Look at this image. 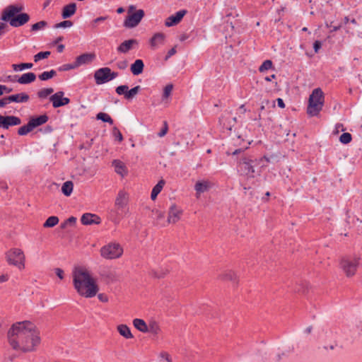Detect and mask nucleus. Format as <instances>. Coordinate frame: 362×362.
Returning <instances> with one entry per match:
<instances>
[{
  "label": "nucleus",
  "mask_w": 362,
  "mask_h": 362,
  "mask_svg": "<svg viewBox=\"0 0 362 362\" xmlns=\"http://www.w3.org/2000/svg\"><path fill=\"white\" fill-rule=\"evenodd\" d=\"M7 338L9 345L13 350L23 353L36 351L41 342L40 331L30 321L13 324L8 331Z\"/></svg>",
  "instance_id": "obj_1"
},
{
  "label": "nucleus",
  "mask_w": 362,
  "mask_h": 362,
  "mask_svg": "<svg viewBox=\"0 0 362 362\" xmlns=\"http://www.w3.org/2000/svg\"><path fill=\"white\" fill-rule=\"evenodd\" d=\"M73 286L82 297L90 298L96 296L99 286L90 272L82 266H76L72 270Z\"/></svg>",
  "instance_id": "obj_2"
},
{
  "label": "nucleus",
  "mask_w": 362,
  "mask_h": 362,
  "mask_svg": "<svg viewBox=\"0 0 362 362\" xmlns=\"http://www.w3.org/2000/svg\"><path fill=\"white\" fill-rule=\"evenodd\" d=\"M240 153H243L240 160L239 161L238 167L240 170L246 176L250 177H255V166L257 164H260L261 163L265 161L267 163L269 162V158L264 156L259 160L252 159L250 156H248L244 153V150L242 148L235 149L231 154L233 156L239 155Z\"/></svg>",
  "instance_id": "obj_3"
},
{
  "label": "nucleus",
  "mask_w": 362,
  "mask_h": 362,
  "mask_svg": "<svg viewBox=\"0 0 362 362\" xmlns=\"http://www.w3.org/2000/svg\"><path fill=\"white\" fill-rule=\"evenodd\" d=\"M324 105V94L321 88L313 90L309 96L307 113L310 117L318 115Z\"/></svg>",
  "instance_id": "obj_4"
},
{
  "label": "nucleus",
  "mask_w": 362,
  "mask_h": 362,
  "mask_svg": "<svg viewBox=\"0 0 362 362\" xmlns=\"http://www.w3.org/2000/svg\"><path fill=\"white\" fill-rule=\"evenodd\" d=\"M361 257L356 255H347L342 257L339 266L347 277L354 276L360 266Z\"/></svg>",
  "instance_id": "obj_5"
},
{
  "label": "nucleus",
  "mask_w": 362,
  "mask_h": 362,
  "mask_svg": "<svg viewBox=\"0 0 362 362\" xmlns=\"http://www.w3.org/2000/svg\"><path fill=\"white\" fill-rule=\"evenodd\" d=\"M123 252V247L116 242L109 243L100 250L101 257L105 259H118L122 256Z\"/></svg>",
  "instance_id": "obj_6"
},
{
  "label": "nucleus",
  "mask_w": 362,
  "mask_h": 362,
  "mask_svg": "<svg viewBox=\"0 0 362 362\" xmlns=\"http://www.w3.org/2000/svg\"><path fill=\"white\" fill-rule=\"evenodd\" d=\"M129 194L124 190H120L115 199V207L117 218L124 216L129 212Z\"/></svg>",
  "instance_id": "obj_7"
},
{
  "label": "nucleus",
  "mask_w": 362,
  "mask_h": 362,
  "mask_svg": "<svg viewBox=\"0 0 362 362\" xmlns=\"http://www.w3.org/2000/svg\"><path fill=\"white\" fill-rule=\"evenodd\" d=\"M7 262L9 264L17 267L19 269L25 267V255L22 250L13 248L6 253Z\"/></svg>",
  "instance_id": "obj_8"
},
{
  "label": "nucleus",
  "mask_w": 362,
  "mask_h": 362,
  "mask_svg": "<svg viewBox=\"0 0 362 362\" xmlns=\"http://www.w3.org/2000/svg\"><path fill=\"white\" fill-rule=\"evenodd\" d=\"M145 13L142 9H139L135 13L127 15L123 25L127 28H133L136 27L144 17Z\"/></svg>",
  "instance_id": "obj_9"
},
{
  "label": "nucleus",
  "mask_w": 362,
  "mask_h": 362,
  "mask_svg": "<svg viewBox=\"0 0 362 362\" xmlns=\"http://www.w3.org/2000/svg\"><path fill=\"white\" fill-rule=\"evenodd\" d=\"M23 9L22 6L10 5L7 6L3 11L1 20L4 21H9L10 19L16 16Z\"/></svg>",
  "instance_id": "obj_10"
},
{
  "label": "nucleus",
  "mask_w": 362,
  "mask_h": 362,
  "mask_svg": "<svg viewBox=\"0 0 362 362\" xmlns=\"http://www.w3.org/2000/svg\"><path fill=\"white\" fill-rule=\"evenodd\" d=\"M182 213L183 211L181 208L178 207L175 204L171 205L168 211L167 223L173 224L176 223L181 218Z\"/></svg>",
  "instance_id": "obj_11"
},
{
  "label": "nucleus",
  "mask_w": 362,
  "mask_h": 362,
  "mask_svg": "<svg viewBox=\"0 0 362 362\" xmlns=\"http://www.w3.org/2000/svg\"><path fill=\"white\" fill-rule=\"evenodd\" d=\"M64 92L58 91L50 96L49 100L52 102V106L54 108L66 105L70 103L69 98H64Z\"/></svg>",
  "instance_id": "obj_12"
},
{
  "label": "nucleus",
  "mask_w": 362,
  "mask_h": 362,
  "mask_svg": "<svg viewBox=\"0 0 362 362\" xmlns=\"http://www.w3.org/2000/svg\"><path fill=\"white\" fill-rule=\"evenodd\" d=\"M21 120L16 116H2L0 115V128L8 129L11 126L19 125Z\"/></svg>",
  "instance_id": "obj_13"
},
{
  "label": "nucleus",
  "mask_w": 362,
  "mask_h": 362,
  "mask_svg": "<svg viewBox=\"0 0 362 362\" xmlns=\"http://www.w3.org/2000/svg\"><path fill=\"white\" fill-rule=\"evenodd\" d=\"M110 74V68L109 67H103L95 71L94 74V78L95 80V83L98 85L105 83L110 81L109 78Z\"/></svg>",
  "instance_id": "obj_14"
},
{
  "label": "nucleus",
  "mask_w": 362,
  "mask_h": 362,
  "mask_svg": "<svg viewBox=\"0 0 362 362\" xmlns=\"http://www.w3.org/2000/svg\"><path fill=\"white\" fill-rule=\"evenodd\" d=\"M30 20V16L26 13H21L10 19L9 24L11 26L18 28L27 23Z\"/></svg>",
  "instance_id": "obj_15"
},
{
  "label": "nucleus",
  "mask_w": 362,
  "mask_h": 362,
  "mask_svg": "<svg viewBox=\"0 0 362 362\" xmlns=\"http://www.w3.org/2000/svg\"><path fill=\"white\" fill-rule=\"evenodd\" d=\"M187 13L186 10H180L176 12L175 14L171 15L166 18L165 25L167 27H171L179 23L185 15Z\"/></svg>",
  "instance_id": "obj_16"
},
{
  "label": "nucleus",
  "mask_w": 362,
  "mask_h": 362,
  "mask_svg": "<svg viewBox=\"0 0 362 362\" xmlns=\"http://www.w3.org/2000/svg\"><path fill=\"white\" fill-rule=\"evenodd\" d=\"M139 44L136 39H129L122 42L117 48L119 53L126 54Z\"/></svg>",
  "instance_id": "obj_17"
},
{
  "label": "nucleus",
  "mask_w": 362,
  "mask_h": 362,
  "mask_svg": "<svg viewBox=\"0 0 362 362\" xmlns=\"http://www.w3.org/2000/svg\"><path fill=\"white\" fill-rule=\"evenodd\" d=\"M165 40V35L163 33H156L150 39L149 43L151 49H156L159 46L164 45Z\"/></svg>",
  "instance_id": "obj_18"
},
{
  "label": "nucleus",
  "mask_w": 362,
  "mask_h": 362,
  "mask_svg": "<svg viewBox=\"0 0 362 362\" xmlns=\"http://www.w3.org/2000/svg\"><path fill=\"white\" fill-rule=\"evenodd\" d=\"M95 58V54L94 53H84L76 58L75 66L78 67L84 64H90Z\"/></svg>",
  "instance_id": "obj_19"
},
{
  "label": "nucleus",
  "mask_w": 362,
  "mask_h": 362,
  "mask_svg": "<svg viewBox=\"0 0 362 362\" xmlns=\"http://www.w3.org/2000/svg\"><path fill=\"white\" fill-rule=\"evenodd\" d=\"M81 221L83 225L99 224L100 218L96 214L90 213L84 214L81 218Z\"/></svg>",
  "instance_id": "obj_20"
},
{
  "label": "nucleus",
  "mask_w": 362,
  "mask_h": 362,
  "mask_svg": "<svg viewBox=\"0 0 362 362\" xmlns=\"http://www.w3.org/2000/svg\"><path fill=\"white\" fill-rule=\"evenodd\" d=\"M211 187V182L208 180L197 181L194 185L196 196L199 197L202 193L207 192Z\"/></svg>",
  "instance_id": "obj_21"
},
{
  "label": "nucleus",
  "mask_w": 362,
  "mask_h": 362,
  "mask_svg": "<svg viewBox=\"0 0 362 362\" xmlns=\"http://www.w3.org/2000/svg\"><path fill=\"white\" fill-rule=\"evenodd\" d=\"M112 165L115 168V171L122 177H124L127 175L128 170L125 164L120 160H114L112 162Z\"/></svg>",
  "instance_id": "obj_22"
},
{
  "label": "nucleus",
  "mask_w": 362,
  "mask_h": 362,
  "mask_svg": "<svg viewBox=\"0 0 362 362\" xmlns=\"http://www.w3.org/2000/svg\"><path fill=\"white\" fill-rule=\"evenodd\" d=\"M48 119L49 117L47 115H42L36 117L30 118L28 122L30 123V126H31L33 129H34L35 128L45 124Z\"/></svg>",
  "instance_id": "obj_23"
},
{
  "label": "nucleus",
  "mask_w": 362,
  "mask_h": 362,
  "mask_svg": "<svg viewBox=\"0 0 362 362\" xmlns=\"http://www.w3.org/2000/svg\"><path fill=\"white\" fill-rule=\"evenodd\" d=\"M76 11V4L71 3L64 6L62 9V16L63 18L66 19L72 16Z\"/></svg>",
  "instance_id": "obj_24"
},
{
  "label": "nucleus",
  "mask_w": 362,
  "mask_h": 362,
  "mask_svg": "<svg viewBox=\"0 0 362 362\" xmlns=\"http://www.w3.org/2000/svg\"><path fill=\"white\" fill-rule=\"evenodd\" d=\"M29 95L25 93H21L16 95H11L8 96V100L9 103L11 102L14 103H27L29 100Z\"/></svg>",
  "instance_id": "obj_25"
},
{
  "label": "nucleus",
  "mask_w": 362,
  "mask_h": 362,
  "mask_svg": "<svg viewBox=\"0 0 362 362\" xmlns=\"http://www.w3.org/2000/svg\"><path fill=\"white\" fill-rule=\"evenodd\" d=\"M219 279L223 281H230L234 284L238 283L237 274L235 272L231 270L225 271L219 276Z\"/></svg>",
  "instance_id": "obj_26"
},
{
  "label": "nucleus",
  "mask_w": 362,
  "mask_h": 362,
  "mask_svg": "<svg viewBox=\"0 0 362 362\" xmlns=\"http://www.w3.org/2000/svg\"><path fill=\"white\" fill-rule=\"evenodd\" d=\"M36 79V75L33 72H28L21 75L17 80L21 84H28Z\"/></svg>",
  "instance_id": "obj_27"
},
{
  "label": "nucleus",
  "mask_w": 362,
  "mask_h": 362,
  "mask_svg": "<svg viewBox=\"0 0 362 362\" xmlns=\"http://www.w3.org/2000/svg\"><path fill=\"white\" fill-rule=\"evenodd\" d=\"M144 67V64L141 59H136L135 62L131 65V71L135 75H139L143 72Z\"/></svg>",
  "instance_id": "obj_28"
},
{
  "label": "nucleus",
  "mask_w": 362,
  "mask_h": 362,
  "mask_svg": "<svg viewBox=\"0 0 362 362\" xmlns=\"http://www.w3.org/2000/svg\"><path fill=\"white\" fill-rule=\"evenodd\" d=\"M133 325L139 331L146 333L148 332V327L145 321L142 319L136 318L133 320Z\"/></svg>",
  "instance_id": "obj_29"
},
{
  "label": "nucleus",
  "mask_w": 362,
  "mask_h": 362,
  "mask_svg": "<svg viewBox=\"0 0 362 362\" xmlns=\"http://www.w3.org/2000/svg\"><path fill=\"white\" fill-rule=\"evenodd\" d=\"M117 331L120 335L125 339H132L134 337L129 327L126 325H119L117 326Z\"/></svg>",
  "instance_id": "obj_30"
},
{
  "label": "nucleus",
  "mask_w": 362,
  "mask_h": 362,
  "mask_svg": "<svg viewBox=\"0 0 362 362\" xmlns=\"http://www.w3.org/2000/svg\"><path fill=\"white\" fill-rule=\"evenodd\" d=\"M165 185L164 180H160L156 186L153 188L151 194V198L154 200L157 197L158 194L162 190L163 186Z\"/></svg>",
  "instance_id": "obj_31"
},
{
  "label": "nucleus",
  "mask_w": 362,
  "mask_h": 362,
  "mask_svg": "<svg viewBox=\"0 0 362 362\" xmlns=\"http://www.w3.org/2000/svg\"><path fill=\"white\" fill-rule=\"evenodd\" d=\"M73 188V182L71 181H66L63 184L62 187V192L65 196L69 197L71 194Z\"/></svg>",
  "instance_id": "obj_32"
},
{
  "label": "nucleus",
  "mask_w": 362,
  "mask_h": 362,
  "mask_svg": "<svg viewBox=\"0 0 362 362\" xmlns=\"http://www.w3.org/2000/svg\"><path fill=\"white\" fill-rule=\"evenodd\" d=\"M168 272V270L166 269H153L151 271L150 275L154 278L161 279L164 278Z\"/></svg>",
  "instance_id": "obj_33"
},
{
  "label": "nucleus",
  "mask_w": 362,
  "mask_h": 362,
  "mask_svg": "<svg viewBox=\"0 0 362 362\" xmlns=\"http://www.w3.org/2000/svg\"><path fill=\"white\" fill-rule=\"evenodd\" d=\"M59 223V218L55 216H49L43 223L44 228H52Z\"/></svg>",
  "instance_id": "obj_34"
},
{
  "label": "nucleus",
  "mask_w": 362,
  "mask_h": 362,
  "mask_svg": "<svg viewBox=\"0 0 362 362\" xmlns=\"http://www.w3.org/2000/svg\"><path fill=\"white\" fill-rule=\"evenodd\" d=\"M153 214L155 216L156 224L161 226H165V224L161 223V221L165 218L164 213L159 210L153 211Z\"/></svg>",
  "instance_id": "obj_35"
},
{
  "label": "nucleus",
  "mask_w": 362,
  "mask_h": 362,
  "mask_svg": "<svg viewBox=\"0 0 362 362\" xmlns=\"http://www.w3.org/2000/svg\"><path fill=\"white\" fill-rule=\"evenodd\" d=\"M148 327V332L154 335H157L160 332V328L158 323L156 321H151L149 322Z\"/></svg>",
  "instance_id": "obj_36"
},
{
  "label": "nucleus",
  "mask_w": 362,
  "mask_h": 362,
  "mask_svg": "<svg viewBox=\"0 0 362 362\" xmlns=\"http://www.w3.org/2000/svg\"><path fill=\"white\" fill-rule=\"evenodd\" d=\"M96 119L98 120H102L104 122H107L110 124H112L114 121L111 118V117L105 112H99L96 115Z\"/></svg>",
  "instance_id": "obj_37"
},
{
  "label": "nucleus",
  "mask_w": 362,
  "mask_h": 362,
  "mask_svg": "<svg viewBox=\"0 0 362 362\" xmlns=\"http://www.w3.org/2000/svg\"><path fill=\"white\" fill-rule=\"evenodd\" d=\"M140 90L141 87L139 86H136L130 90L128 89L127 94H125V99L132 100L135 97V95L139 92Z\"/></svg>",
  "instance_id": "obj_38"
},
{
  "label": "nucleus",
  "mask_w": 362,
  "mask_h": 362,
  "mask_svg": "<svg viewBox=\"0 0 362 362\" xmlns=\"http://www.w3.org/2000/svg\"><path fill=\"white\" fill-rule=\"evenodd\" d=\"M53 92L54 89L52 88H42L37 92V97L40 99H45Z\"/></svg>",
  "instance_id": "obj_39"
},
{
  "label": "nucleus",
  "mask_w": 362,
  "mask_h": 362,
  "mask_svg": "<svg viewBox=\"0 0 362 362\" xmlns=\"http://www.w3.org/2000/svg\"><path fill=\"white\" fill-rule=\"evenodd\" d=\"M56 74H57L56 71L52 69V70H51L49 71H44V72H42L41 74H40L38 76V78L41 81H47V80H49V79L52 78L54 76H56Z\"/></svg>",
  "instance_id": "obj_40"
},
{
  "label": "nucleus",
  "mask_w": 362,
  "mask_h": 362,
  "mask_svg": "<svg viewBox=\"0 0 362 362\" xmlns=\"http://www.w3.org/2000/svg\"><path fill=\"white\" fill-rule=\"evenodd\" d=\"M33 64L32 63H21L19 64H13L12 68L14 71H23L25 69H31L33 67Z\"/></svg>",
  "instance_id": "obj_41"
},
{
  "label": "nucleus",
  "mask_w": 362,
  "mask_h": 362,
  "mask_svg": "<svg viewBox=\"0 0 362 362\" xmlns=\"http://www.w3.org/2000/svg\"><path fill=\"white\" fill-rule=\"evenodd\" d=\"M33 128L30 126V123L28 122L27 124L21 127L18 130V134L21 136H24L33 131Z\"/></svg>",
  "instance_id": "obj_42"
},
{
  "label": "nucleus",
  "mask_w": 362,
  "mask_h": 362,
  "mask_svg": "<svg viewBox=\"0 0 362 362\" xmlns=\"http://www.w3.org/2000/svg\"><path fill=\"white\" fill-rule=\"evenodd\" d=\"M351 134L348 132L343 133L339 137L340 142L344 144H347L350 143L351 141Z\"/></svg>",
  "instance_id": "obj_43"
},
{
  "label": "nucleus",
  "mask_w": 362,
  "mask_h": 362,
  "mask_svg": "<svg viewBox=\"0 0 362 362\" xmlns=\"http://www.w3.org/2000/svg\"><path fill=\"white\" fill-rule=\"evenodd\" d=\"M47 25V22L45 21H39L31 26V31L36 32L43 29Z\"/></svg>",
  "instance_id": "obj_44"
},
{
  "label": "nucleus",
  "mask_w": 362,
  "mask_h": 362,
  "mask_svg": "<svg viewBox=\"0 0 362 362\" xmlns=\"http://www.w3.org/2000/svg\"><path fill=\"white\" fill-rule=\"evenodd\" d=\"M50 54L51 52L49 51L38 52L34 56V61L35 62H37L41 59H46L50 55Z\"/></svg>",
  "instance_id": "obj_45"
},
{
  "label": "nucleus",
  "mask_w": 362,
  "mask_h": 362,
  "mask_svg": "<svg viewBox=\"0 0 362 362\" xmlns=\"http://www.w3.org/2000/svg\"><path fill=\"white\" fill-rule=\"evenodd\" d=\"M272 62L269 59L265 60L262 65L259 67V71L260 72H264L267 71L272 67Z\"/></svg>",
  "instance_id": "obj_46"
},
{
  "label": "nucleus",
  "mask_w": 362,
  "mask_h": 362,
  "mask_svg": "<svg viewBox=\"0 0 362 362\" xmlns=\"http://www.w3.org/2000/svg\"><path fill=\"white\" fill-rule=\"evenodd\" d=\"M73 25V23L71 21H64L61 23H57L54 25V28H69Z\"/></svg>",
  "instance_id": "obj_47"
},
{
  "label": "nucleus",
  "mask_w": 362,
  "mask_h": 362,
  "mask_svg": "<svg viewBox=\"0 0 362 362\" xmlns=\"http://www.w3.org/2000/svg\"><path fill=\"white\" fill-rule=\"evenodd\" d=\"M128 88L129 87L127 85H121L116 88L115 91L118 95H124L125 97V94H127Z\"/></svg>",
  "instance_id": "obj_48"
},
{
  "label": "nucleus",
  "mask_w": 362,
  "mask_h": 362,
  "mask_svg": "<svg viewBox=\"0 0 362 362\" xmlns=\"http://www.w3.org/2000/svg\"><path fill=\"white\" fill-rule=\"evenodd\" d=\"M112 134L115 139L121 142L123 140V136L117 127H115L112 129Z\"/></svg>",
  "instance_id": "obj_49"
},
{
  "label": "nucleus",
  "mask_w": 362,
  "mask_h": 362,
  "mask_svg": "<svg viewBox=\"0 0 362 362\" xmlns=\"http://www.w3.org/2000/svg\"><path fill=\"white\" fill-rule=\"evenodd\" d=\"M173 86L172 84H168L167 85L165 88H164V90H163V98H167L170 96V95L171 94V92L173 90Z\"/></svg>",
  "instance_id": "obj_50"
},
{
  "label": "nucleus",
  "mask_w": 362,
  "mask_h": 362,
  "mask_svg": "<svg viewBox=\"0 0 362 362\" xmlns=\"http://www.w3.org/2000/svg\"><path fill=\"white\" fill-rule=\"evenodd\" d=\"M78 68L77 66H75V62L73 64H64L62 66L59 68L60 71H68L70 69H74Z\"/></svg>",
  "instance_id": "obj_51"
},
{
  "label": "nucleus",
  "mask_w": 362,
  "mask_h": 362,
  "mask_svg": "<svg viewBox=\"0 0 362 362\" xmlns=\"http://www.w3.org/2000/svg\"><path fill=\"white\" fill-rule=\"evenodd\" d=\"M168 129V126L167 122H164L163 127L160 131V132L158 134V136H160V137L164 136L167 134Z\"/></svg>",
  "instance_id": "obj_52"
},
{
  "label": "nucleus",
  "mask_w": 362,
  "mask_h": 362,
  "mask_svg": "<svg viewBox=\"0 0 362 362\" xmlns=\"http://www.w3.org/2000/svg\"><path fill=\"white\" fill-rule=\"evenodd\" d=\"M160 356L164 360V362H172L170 356L166 352H161Z\"/></svg>",
  "instance_id": "obj_53"
},
{
  "label": "nucleus",
  "mask_w": 362,
  "mask_h": 362,
  "mask_svg": "<svg viewBox=\"0 0 362 362\" xmlns=\"http://www.w3.org/2000/svg\"><path fill=\"white\" fill-rule=\"evenodd\" d=\"M128 66V63L127 61L124 60V61H120V62H118L117 63V66L118 69H121V70H124Z\"/></svg>",
  "instance_id": "obj_54"
},
{
  "label": "nucleus",
  "mask_w": 362,
  "mask_h": 362,
  "mask_svg": "<svg viewBox=\"0 0 362 362\" xmlns=\"http://www.w3.org/2000/svg\"><path fill=\"white\" fill-rule=\"evenodd\" d=\"M321 47H322V43L319 40H316L313 43V48H314V50H315V53H317L319 52V50L321 48Z\"/></svg>",
  "instance_id": "obj_55"
},
{
  "label": "nucleus",
  "mask_w": 362,
  "mask_h": 362,
  "mask_svg": "<svg viewBox=\"0 0 362 362\" xmlns=\"http://www.w3.org/2000/svg\"><path fill=\"white\" fill-rule=\"evenodd\" d=\"M66 221L69 226H74L76 222V218L74 216H71L69 218H67Z\"/></svg>",
  "instance_id": "obj_56"
},
{
  "label": "nucleus",
  "mask_w": 362,
  "mask_h": 362,
  "mask_svg": "<svg viewBox=\"0 0 362 362\" xmlns=\"http://www.w3.org/2000/svg\"><path fill=\"white\" fill-rule=\"evenodd\" d=\"M55 274L60 279H64V271L62 269L57 268L55 269Z\"/></svg>",
  "instance_id": "obj_57"
},
{
  "label": "nucleus",
  "mask_w": 362,
  "mask_h": 362,
  "mask_svg": "<svg viewBox=\"0 0 362 362\" xmlns=\"http://www.w3.org/2000/svg\"><path fill=\"white\" fill-rule=\"evenodd\" d=\"M176 53V49L175 47H173L172 49H170L167 55L165 56V60H168L170 57H172L173 55H174Z\"/></svg>",
  "instance_id": "obj_58"
},
{
  "label": "nucleus",
  "mask_w": 362,
  "mask_h": 362,
  "mask_svg": "<svg viewBox=\"0 0 362 362\" xmlns=\"http://www.w3.org/2000/svg\"><path fill=\"white\" fill-rule=\"evenodd\" d=\"M9 103L8 100V97H5L2 99H0V107H3Z\"/></svg>",
  "instance_id": "obj_59"
},
{
  "label": "nucleus",
  "mask_w": 362,
  "mask_h": 362,
  "mask_svg": "<svg viewBox=\"0 0 362 362\" xmlns=\"http://www.w3.org/2000/svg\"><path fill=\"white\" fill-rule=\"evenodd\" d=\"M136 11V6L134 5H130L127 8V15L132 14L135 13Z\"/></svg>",
  "instance_id": "obj_60"
},
{
  "label": "nucleus",
  "mask_w": 362,
  "mask_h": 362,
  "mask_svg": "<svg viewBox=\"0 0 362 362\" xmlns=\"http://www.w3.org/2000/svg\"><path fill=\"white\" fill-rule=\"evenodd\" d=\"M7 28V25L5 23L0 22V35L5 33V29Z\"/></svg>",
  "instance_id": "obj_61"
},
{
  "label": "nucleus",
  "mask_w": 362,
  "mask_h": 362,
  "mask_svg": "<svg viewBox=\"0 0 362 362\" xmlns=\"http://www.w3.org/2000/svg\"><path fill=\"white\" fill-rule=\"evenodd\" d=\"M117 76H118L117 72L112 71L111 69H110V74H109L110 81L113 80L114 78L117 77Z\"/></svg>",
  "instance_id": "obj_62"
},
{
  "label": "nucleus",
  "mask_w": 362,
  "mask_h": 362,
  "mask_svg": "<svg viewBox=\"0 0 362 362\" xmlns=\"http://www.w3.org/2000/svg\"><path fill=\"white\" fill-rule=\"evenodd\" d=\"M98 298L102 302H107L108 300L107 297L103 293L99 294Z\"/></svg>",
  "instance_id": "obj_63"
},
{
  "label": "nucleus",
  "mask_w": 362,
  "mask_h": 362,
  "mask_svg": "<svg viewBox=\"0 0 362 362\" xmlns=\"http://www.w3.org/2000/svg\"><path fill=\"white\" fill-rule=\"evenodd\" d=\"M277 104H278V106L281 108H284L285 107V103L284 102V100L281 99V98H278L277 99Z\"/></svg>",
  "instance_id": "obj_64"
}]
</instances>
